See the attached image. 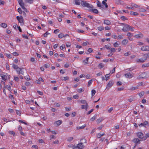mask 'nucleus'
I'll return each mask as SVG.
<instances>
[{
  "instance_id": "36",
  "label": "nucleus",
  "mask_w": 149,
  "mask_h": 149,
  "mask_svg": "<svg viewBox=\"0 0 149 149\" xmlns=\"http://www.w3.org/2000/svg\"><path fill=\"white\" fill-rule=\"evenodd\" d=\"M89 59L88 57H86V60H84L83 61V62L85 63L84 64H87L88 63V60Z\"/></svg>"
},
{
  "instance_id": "63",
  "label": "nucleus",
  "mask_w": 149,
  "mask_h": 149,
  "mask_svg": "<svg viewBox=\"0 0 149 149\" xmlns=\"http://www.w3.org/2000/svg\"><path fill=\"white\" fill-rule=\"evenodd\" d=\"M60 30L58 29H56L54 31V33L55 34H57L59 32Z\"/></svg>"
},
{
  "instance_id": "57",
  "label": "nucleus",
  "mask_w": 149,
  "mask_h": 149,
  "mask_svg": "<svg viewBox=\"0 0 149 149\" xmlns=\"http://www.w3.org/2000/svg\"><path fill=\"white\" fill-rule=\"evenodd\" d=\"M116 84L118 86H120L122 85V83L120 81H118L117 82Z\"/></svg>"
},
{
  "instance_id": "25",
  "label": "nucleus",
  "mask_w": 149,
  "mask_h": 149,
  "mask_svg": "<svg viewBox=\"0 0 149 149\" xmlns=\"http://www.w3.org/2000/svg\"><path fill=\"white\" fill-rule=\"evenodd\" d=\"M103 119L102 118H100L99 119H98L97 120V124H99L101 122Z\"/></svg>"
},
{
  "instance_id": "59",
  "label": "nucleus",
  "mask_w": 149,
  "mask_h": 149,
  "mask_svg": "<svg viewBox=\"0 0 149 149\" xmlns=\"http://www.w3.org/2000/svg\"><path fill=\"white\" fill-rule=\"evenodd\" d=\"M110 51L111 52H116V50L115 48H112L110 49Z\"/></svg>"
},
{
  "instance_id": "18",
  "label": "nucleus",
  "mask_w": 149,
  "mask_h": 149,
  "mask_svg": "<svg viewBox=\"0 0 149 149\" xmlns=\"http://www.w3.org/2000/svg\"><path fill=\"white\" fill-rule=\"evenodd\" d=\"M128 40L127 39H124L122 42V44L123 45H126L128 43Z\"/></svg>"
},
{
  "instance_id": "27",
  "label": "nucleus",
  "mask_w": 149,
  "mask_h": 149,
  "mask_svg": "<svg viewBox=\"0 0 149 149\" xmlns=\"http://www.w3.org/2000/svg\"><path fill=\"white\" fill-rule=\"evenodd\" d=\"M97 6L98 7L103 8V7H102V5H101V3L99 1H97Z\"/></svg>"
},
{
  "instance_id": "58",
  "label": "nucleus",
  "mask_w": 149,
  "mask_h": 149,
  "mask_svg": "<svg viewBox=\"0 0 149 149\" xmlns=\"http://www.w3.org/2000/svg\"><path fill=\"white\" fill-rule=\"evenodd\" d=\"M49 34V33L48 32H47L43 34V36L45 37H47V35Z\"/></svg>"
},
{
  "instance_id": "12",
  "label": "nucleus",
  "mask_w": 149,
  "mask_h": 149,
  "mask_svg": "<svg viewBox=\"0 0 149 149\" xmlns=\"http://www.w3.org/2000/svg\"><path fill=\"white\" fill-rule=\"evenodd\" d=\"M142 140H139L138 138H136L134 139L133 140V141L136 143V144H139L140 143V141Z\"/></svg>"
},
{
  "instance_id": "30",
  "label": "nucleus",
  "mask_w": 149,
  "mask_h": 149,
  "mask_svg": "<svg viewBox=\"0 0 149 149\" xmlns=\"http://www.w3.org/2000/svg\"><path fill=\"white\" fill-rule=\"evenodd\" d=\"M93 79H92L91 80H90L89 81L88 84V87L90 86L92 84V83L93 82Z\"/></svg>"
},
{
  "instance_id": "62",
  "label": "nucleus",
  "mask_w": 149,
  "mask_h": 149,
  "mask_svg": "<svg viewBox=\"0 0 149 149\" xmlns=\"http://www.w3.org/2000/svg\"><path fill=\"white\" fill-rule=\"evenodd\" d=\"M7 88L8 89L10 92L11 91V89L10 87V85H7Z\"/></svg>"
},
{
  "instance_id": "31",
  "label": "nucleus",
  "mask_w": 149,
  "mask_h": 149,
  "mask_svg": "<svg viewBox=\"0 0 149 149\" xmlns=\"http://www.w3.org/2000/svg\"><path fill=\"white\" fill-rule=\"evenodd\" d=\"M97 29L99 31H101L104 29V27L103 26H99L97 28Z\"/></svg>"
},
{
  "instance_id": "56",
  "label": "nucleus",
  "mask_w": 149,
  "mask_h": 149,
  "mask_svg": "<svg viewBox=\"0 0 149 149\" xmlns=\"http://www.w3.org/2000/svg\"><path fill=\"white\" fill-rule=\"evenodd\" d=\"M102 3L103 5L105 6V7L106 8H108V6L107 5V3L106 2H104V1H102Z\"/></svg>"
},
{
  "instance_id": "15",
  "label": "nucleus",
  "mask_w": 149,
  "mask_h": 149,
  "mask_svg": "<svg viewBox=\"0 0 149 149\" xmlns=\"http://www.w3.org/2000/svg\"><path fill=\"white\" fill-rule=\"evenodd\" d=\"M125 77L127 78H131L132 77V74L130 72H128L125 74Z\"/></svg>"
},
{
  "instance_id": "54",
  "label": "nucleus",
  "mask_w": 149,
  "mask_h": 149,
  "mask_svg": "<svg viewBox=\"0 0 149 149\" xmlns=\"http://www.w3.org/2000/svg\"><path fill=\"white\" fill-rule=\"evenodd\" d=\"M124 89V87H122L120 88H118V91H121L123 90Z\"/></svg>"
},
{
  "instance_id": "28",
  "label": "nucleus",
  "mask_w": 149,
  "mask_h": 149,
  "mask_svg": "<svg viewBox=\"0 0 149 149\" xmlns=\"http://www.w3.org/2000/svg\"><path fill=\"white\" fill-rule=\"evenodd\" d=\"M145 136H144V140H145L147 138L149 137V132L146 134Z\"/></svg>"
},
{
  "instance_id": "8",
  "label": "nucleus",
  "mask_w": 149,
  "mask_h": 149,
  "mask_svg": "<svg viewBox=\"0 0 149 149\" xmlns=\"http://www.w3.org/2000/svg\"><path fill=\"white\" fill-rule=\"evenodd\" d=\"M137 135L138 138L141 139H144V135L141 132H138L137 133Z\"/></svg>"
},
{
  "instance_id": "50",
  "label": "nucleus",
  "mask_w": 149,
  "mask_h": 149,
  "mask_svg": "<svg viewBox=\"0 0 149 149\" xmlns=\"http://www.w3.org/2000/svg\"><path fill=\"white\" fill-rule=\"evenodd\" d=\"M73 139V138L72 137H69L67 139V141H68L70 142L72 141Z\"/></svg>"
},
{
  "instance_id": "35",
  "label": "nucleus",
  "mask_w": 149,
  "mask_h": 149,
  "mask_svg": "<svg viewBox=\"0 0 149 149\" xmlns=\"http://www.w3.org/2000/svg\"><path fill=\"white\" fill-rule=\"evenodd\" d=\"M110 74H106L105 76V77H106V80L107 81L108 79H109V77H110Z\"/></svg>"
},
{
  "instance_id": "42",
  "label": "nucleus",
  "mask_w": 149,
  "mask_h": 149,
  "mask_svg": "<svg viewBox=\"0 0 149 149\" xmlns=\"http://www.w3.org/2000/svg\"><path fill=\"white\" fill-rule=\"evenodd\" d=\"M97 116V115H95L94 116H93L91 118L90 120L91 121H93L95 120L96 119V116Z\"/></svg>"
},
{
  "instance_id": "48",
  "label": "nucleus",
  "mask_w": 149,
  "mask_h": 149,
  "mask_svg": "<svg viewBox=\"0 0 149 149\" xmlns=\"http://www.w3.org/2000/svg\"><path fill=\"white\" fill-rule=\"evenodd\" d=\"M131 6H132L134 7H135V8H139V6L138 5H136V4H134L133 3H132V4L131 5Z\"/></svg>"
},
{
  "instance_id": "38",
  "label": "nucleus",
  "mask_w": 149,
  "mask_h": 149,
  "mask_svg": "<svg viewBox=\"0 0 149 149\" xmlns=\"http://www.w3.org/2000/svg\"><path fill=\"white\" fill-rule=\"evenodd\" d=\"M127 36H128V38L130 37H132L133 36V35L132 33L129 32L127 34Z\"/></svg>"
},
{
  "instance_id": "41",
  "label": "nucleus",
  "mask_w": 149,
  "mask_h": 149,
  "mask_svg": "<svg viewBox=\"0 0 149 149\" xmlns=\"http://www.w3.org/2000/svg\"><path fill=\"white\" fill-rule=\"evenodd\" d=\"M98 66L99 68L101 69L103 68L104 66L102 63H101L99 64Z\"/></svg>"
},
{
  "instance_id": "34",
  "label": "nucleus",
  "mask_w": 149,
  "mask_h": 149,
  "mask_svg": "<svg viewBox=\"0 0 149 149\" xmlns=\"http://www.w3.org/2000/svg\"><path fill=\"white\" fill-rule=\"evenodd\" d=\"M12 67L14 69H15L16 70L17 69H18L19 68L17 65H15L14 64H13Z\"/></svg>"
},
{
  "instance_id": "6",
  "label": "nucleus",
  "mask_w": 149,
  "mask_h": 149,
  "mask_svg": "<svg viewBox=\"0 0 149 149\" xmlns=\"http://www.w3.org/2000/svg\"><path fill=\"white\" fill-rule=\"evenodd\" d=\"M1 76L4 80H6L9 77H8V76L7 75V74L6 73H3L1 74Z\"/></svg>"
},
{
  "instance_id": "7",
  "label": "nucleus",
  "mask_w": 149,
  "mask_h": 149,
  "mask_svg": "<svg viewBox=\"0 0 149 149\" xmlns=\"http://www.w3.org/2000/svg\"><path fill=\"white\" fill-rule=\"evenodd\" d=\"M141 49L142 51H149V47L148 46H144L142 47Z\"/></svg>"
},
{
  "instance_id": "23",
  "label": "nucleus",
  "mask_w": 149,
  "mask_h": 149,
  "mask_svg": "<svg viewBox=\"0 0 149 149\" xmlns=\"http://www.w3.org/2000/svg\"><path fill=\"white\" fill-rule=\"evenodd\" d=\"M62 123V121L61 120H58L56 122V123L57 126H58L60 125Z\"/></svg>"
},
{
  "instance_id": "51",
  "label": "nucleus",
  "mask_w": 149,
  "mask_h": 149,
  "mask_svg": "<svg viewBox=\"0 0 149 149\" xmlns=\"http://www.w3.org/2000/svg\"><path fill=\"white\" fill-rule=\"evenodd\" d=\"M140 11L141 12H144L146 11V10L143 8H140Z\"/></svg>"
},
{
  "instance_id": "20",
  "label": "nucleus",
  "mask_w": 149,
  "mask_h": 149,
  "mask_svg": "<svg viewBox=\"0 0 149 149\" xmlns=\"http://www.w3.org/2000/svg\"><path fill=\"white\" fill-rule=\"evenodd\" d=\"M130 15L135 16H136L139 15V14L136 13L133 11H131L130 13Z\"/></svg>"
},
{
  "instance_id": "37",
  "label": "nucleus",
  "mask_w": 149,
  "mask_h": 149,
  "mask_svg": "<svg viewBox=\"0 0 149 149\" xmlns=\"http://www.w3.org/2000/svg\"><path fill=\"white\" fill-rule=\"evenodd\" d=\"M96 93V91L94 90L93 89L91 91V95L92 96H93Z\"/></svg>"
},
{
  "instance_id": "55",
  "label": "nucleus",
  "mask_w": 149,
  "mask_h": 149,
  "mask_svg": "<svg viewBox=\"0 0 149 149\" xmlns=\"http://www.w3.org/2000/svg\"><path fill=\"white\" fill-rule=\"evenodd\" d=\"M60 48L61 50H63V49L65 48V45L63 44L60 47Z\"/></svg>"
},
{
  "instance_id": "49",
  "label": "nucleus",
  "mask_w": 149,
  "mask_h": 149,
  "mask_svg": "<svg viewBox=\"0 0 149 149\" xmlns=\"http://www.w3.org/2000/svg\"><path fill=\"white\" fill-rule=\"evenodd\" d=\"M123 35H120L118 36V38L119 39H122L123 38Z\"/></svg>"
},
{
  "instance_id": "44",
  "label": "nucleus",
  "mask_w": 149,
  "mask_h": 149,
  "mask_svg": "<svg viewBox=\"0 0 149 149\" xmlns=\"http://www.w3.org/2000/svg\"><path fill=\"white\" fill-rule=\"evenodd\" d=\"M102 136L100 133L97 134L96 135V137L97 138H100Z\"/></svg>"
},
{
  "instance_id": "5",
  "label": "nucleus",
  "mask_w": 149,
  "mask_h": 149,
  "mask_svg": "<svg viewBox=\"0 0 149 149\" xmlns=\"http://www.w3.org/2000/svg\"><path fill=\"white\" fill-rule=\"evenodd\" d=\"M16 18L18 20L19 22L22 24V25L24 24V19L22 16H20L19 17L17 16L16 17Z\"/></svg>"
},
{
  "instance_id": "52",
  "label": "nucleus",
  "mask_w": 149,
  "mask_h": 149,
  "mask_svg": "<svg viewBox=\"0 0 149 149\" xmlns=\"http://www.w3.org/2000/svg\"><path fill=\"white\" fill-rule=\"evenodd\" d=\"M17 11L20 14H21L22 13V11L21 9L19 8L17 9Z\"/></svg>"
},
{
  "instance_id": "11",
  "label": "nucleus",
  "mask_w": 149,
  "mask_h": 149,
  "mask_svg": "<svg viewBox=\"0 0 149 149\" xmlns=\"http://www.w3.org/2000/svg\"><path fill=\"white\" fill-rule=\"evenodd\" d=\"M17 73L19 74H22L24 75V72L22 70V69L18 68V69L16 70Z\"/></svg>"
},
{
  "instance_id": "17",
  "label": "nucleus",
  "mask_w": 149,
  "mask_h": 149,
  "mask_svg": "<svg viewBox=\"0 0 149 149\" xmlns=\"http://www.w3.org/2000/svg\"><path fill=\"white\" fill-rule=\"evenodd\" d=\"M90 12H92L93 13L95 14H98L99 13L98 10L96 9H93L89 10Z\"/></svg>"
},
{
  "instance_id": "47",
  "label": "nucleus",
  "mask_w": 149,
  "mask_h": 149,
  "mask_svg": "<svg viewBox=\"0 0 149 149\" xmlns=\"http://www.w3.org/2000/svg\"><path fill=\"white\" fill-rule=\"evenodd\" d=\"M9 133L10 134L13 135V136L15 135V133L13 131H10L9 132Z\"/></svg>"
},
{
  "instance_id": "26",
  "label": "nucleus",
  "mask_w": 149,
  "mask_h": 149,
  "mask_svg": "<svg viewBox=\"0 0 149 149\" xmlns=\"http://www.w3.org/2000/svg\"><path fill=\"white\" fill-rule=\"evenodd\" d=\"M86 127V125L84 124V125L81 127H76L77 130H79L80 129H82Z\"/></svg>"
},
{
  "instance_id": "39",
  "label": "nucleus",
  "mask_w": 149,
  "mask_h": 149,
  "mask_svg": "<svg viewBox=\"0 0 149 149\" xmlns=\"http://www.w3.org/2000/svg\"><path fill=\"white\" fill-rule=\"evenodd\" d=\"M120 19L121 20L125 21L127 19V18L125 17L124 16H122L120 17Z\"/></svg>"
},
{
  "instance_id": "13",
  "label": "nucleus",
  "mask_w": 149,
  "mask_h": 149,
  "mask_svg": "<svg viewBox=\"0 0 149 149\" xmlns=\"http://www.w3.org/2000/svg\"><path fill=\"white\" fill-rule=\"evenodd\" d=\"M143 36L141 33H140L136 35L134 37L136 38H140L143 37Z\"/></svg>"
},
{
  "instance_id": "46",
  "label": "nucleus",
  "mask_w": 149,
  "mask_h": 149,
  "mask_svg": "<svg viewBox=\"0 0 149 149\" xmlns=\"http://www.w3.org/2000/svg\"><path fill=\"white\" fill-rule=\"evenodd\" d=\"M144 94V91H142L139 94V95L140 97L143 96Z\"/></svg>"
},
{
  "instance_id": "9",
  "label": "nucleus",
  "mask_w": 149,
  "mask_h": 149,
  "mask_svg": "<svg viewBox=\"0 0 149 149\" xmlns=\"http://www.w3.org/2000/svg\"><path fill=\"white\" fill-rule=\"evenodd\" d=\"M148 124V122L147 121H145L143 123H141L139 125V126L140 127H141L143 126L144 127H146V126Z\"/></svg>"
},
{
  "instance_id": "64",
  "label": "nucleus",
  "mask_w": 149,
  "mask_h": 149,
  "mask_svg": "<svg viewBox=\"0 0 149 149\" xmlns=\"http://www.w3.org/2000/svg\"><path fill=\"white\" fill-rule=\"evenodd\" d=\"M93 49L91 48H89L88 50V53H91L93 52Z\"/></svg>"
},
{
  "instance_id": "40",
  "label": "nucleus",
  "mask_w": 149,
  "mask_h": 149,
  "mask_svg": "<svg viewBox=\"0 0 149 149\" xmlns=\"http://www.w3.org/2000/svg\"><path fill=\"white\" fill-rule=\"evenodd\" d=\"M149 66V63L144 64L142 65V67H147Z\"/></svg>"
},
{
  "instance_id": "53",
  "label": "nucleus",
  "mask_w": 149,
  "mask_h": 149,
  "mask_svg": "<svg viewBox=\"0 0 149 149\" xmlns=\"http://www.w3.org/2000/svg\"><path fill=\"white\" fill-rule=\"evenodd\" d=\"M130 54V52H128L124 54V55L125 56H127Z\"/></svg>"
},
{
  "instance_id": "19",
  "label": "nucleus",
  "mask_w": 149,
  "mask_h": 149,
  "mask_svg": "<svg viewBox=\"0 0 149 149\" xmlns=\"http://www.w3.org/2000/svg\"><path fill=\"white\" fill-rule=\"evenodd\" d=\"M104 23L107 25H110L111 24V23L110 21L108 19H105L104 20Z\"/></svg>"
},
{
  "instance_id": "4",
  "label": "nucleus",
  "mask_w": 149,
  "mask_h": 149,
  "mask_svg": "<svg viewBox=\"0 0 149 149\" xmlns=\"http://www.w3.org/2000/svg\"><path fill=\"white\" fill-rule=\"evenodd\" d=\"M123 24L124 25V26L122 29V31L125 32H126L128 31H130V26L127 24Z\"/></svg>"
},
{
  "instance_id": "45",
  "label": "nucleus",
  "mask_w": 149,
  "mask_h": 149,
  "mask_svg": "<svg viewBox=\"0 0 149 149\" xmlns=\"http://www.w3.org/2000/svg\"><path fill=\"white\" fill-rule=\"evenodd\" d=\"M84 91V89L82 88H81L78 90L77 92L79 93H81Z\"/></svg>"
},
{
  "instance_id": "60",
  "label": "nucleus",
  "mask_w": 149,
  "mask_h": 149,
  "mask_svg": "<svg viewBox=\"0 0 149 149\" xmlns=\"http://www.w3.org/2000/svg\"><path fill=\"white\" fill-rule=\"evenodd\" d=\"M6 69L8 70H9L10 69V67L8 64L7 63H6Z\"/></svg>"
},
{
  "instance_id": "3",
  "label": "nucleus",
  "mask_w": 149,
  "mask_h": 149,
  "mask_svg": "<svg viewBox=\"0 0 149 149\" xmlns=\"http://www.w3.org/2000/svg\"><path fill=\"white\" fill-rule=\"evenodd\" d=\"M144 56H145L144 59L143 58H141L140 59H137L136 60V62L137 63H141L144 62L147 58L148 55L147 54H144Z\"/></svg>"
},
{
  "instance_id": "33",
  "label": "nucleus",
  "mask_w": 149,
  "mask_h": 149,
  "mask_svg": "<svg viewBox=\"0 0 149 149\" xmlns=\"http://www.w3.org/2000/svg\"><path fill=\"white\" fill-rule=\"evenodd\" d=\"M58 37L59 38H61L63 37H65V35L62 33H61L58 35Z\"/></svg>"
},
{
  "instance_id": "10",
  "label": "nucleus",
  "mask_w": 149,
  "mask_h": 149,
  "mask_svg": "<svg viewBox=\"0 0 149 149\" xmlns=\"http://www.w3.org/2000/svg\"><path fill=\"white\" fill-rule=\"evenodd\" d=\"M75 148H78L79 149H81L84 148V146L83 145V143H80L77 145V146Z\"/></svg>"
},
{
  "instance_id": "16",
  "label": "nucleus",
  "mask_w": 149,
  "mask_h": 149,
  "mask_svg": "<svg viewBox=\"0 0 149 149\" xmlns=\"http://www.w3.org/2000/svg\"><path fill=\"white\" fill-rule=\"evenodd\" d=\"M114 84L113 82L112 81H110L108 84L107 85V88L108 87L109 88L111 87Z\"/></svg>"
},
{
  "instance_id": "43",
  "label": "nucleus",
  "mask_w": 149,
  "mask_h": 149,
  "mask_svg": "<svg viewBox=\"0 0 149 149\" xmlns=\"http://www.w3.org/2000/svg\"><path fill=\"white\" fill-rule=\"evenodd\" d=\"M50 66V65L49 64H45L43 66V67L45 68H49Z\"/></svg>"
},
{
  "instance_id": "14",
  "label": "nucleus",
  "mask_w": 149,
  "mask_h": 149,
  "mask_svg": "<svg viewBox=\"0 0 149 149\" xmlns=\"http://www.w3.org/2000/svg\"><path fill=\"white\" fill-rule=\"evenodd\" d=\"M80 102L82 104H86V110H87V109L88 107V105L86 102V100H81Z\"/></svg>"
},
{
  "instance_id": "29",
  "label": "nucleus",
  "mask_w": 149,
  "mask_h": 149,
  "mask_svg": "<svg viewBox=\"0 0 149 149\" xmlns=\"http://www.w3.org/2000/svg\"><path fill=\"white\" fill-rule=\"evenodd\" d=\"M122 2H123L122 1L120 0H117L116 1V3L117 4H122Z\"/></svg>"
},
{
  "instance_id": "21",
  "label": "nucleus",
  "mask_w": 149,
  "mask_h": 149,
  "mask_svg": "<svg viewBox=\"0 0 149 149\" xmlns=\"http://www.w3.org/2000/svg\"><path fill=\"white\" fill-rule=\"evenodd\" d=\"M75 2V4L77 5H80L81 3L80 2V1H81L82 0H74Z\"/></svg>"
},
{
  "instance_id": "32",
  "label": "nucleus",
  "mask_w": 149,
  "mask_h": 149,
  "mask_svg": "<svg viewBox=\"0 0 149 149\" xmlns=\"http://www.w3.org/2000/svg\"><path fill=\"white\" fill-rule=\"evenodd\" d=\"M69 79V77L68 76L65 77H63L61 78V79L62 80H63L64 81H66V80H68Z\"/></svg>"
},
{
  "instance_id": "22",
  "label": "nucleus",
  "mask_w": 149,
  "mask_h": 149,
  "mask_svg": "<svg viewBox=\"0 0 149 149\" xmlns=\"http://www.w3.org/2000/svg\"><path fill=\"white\" fill-rule=\"evenodd\" d=\"M143 74H142L139 76L137 78V79H141L144 78V77H143Z\"/></svg>"
},
{
  "instance_id": "24",
  "label": "nucleus",
  "mask_w": 149,
  "mask_h": 149,
  "mask_svg": "<svg viewBox=\"0 0 149 149\" xmlns=\"http://www.w3.org/2000/svg\"><path fill=\"white\" fill-rule=\"evenodd\" d=\"M1 26L3 28H6L7 26V24H6V23H2L1 24Z\"/></svg>"
},
{
  "instance_id": "1",
  "label": "nucleus",
  "mask_w": 149,
  "mask_h": 149,
  "mask_svg": "<svg viewBox=\"0 0 149 149\" xmlns=\"http://www.w3.org/2000/svg\"><path fill=\"white\" fill-rule=\"evenodd\" d=\"M24 1L26 3H28L29 4H32L33 3V0H25ZM18 1L22 8L26 12L27 11V9L24 6V3L23 2V0H18Z\"/></svg>"
},
{
  "instance_id": "2",
  "label": "nucleus",
  "mask_w": 149,
  "mask_h": 149,
  "mask_svg": "<svg viewBox=\"0 0 149 149\" xmlns=\"http://www.w3.org/2000/svg\"><path fill=\"white\" fill-rule=\"evenodd\" d=\"M81 4L83 6L86 7L88 8H92L93 7L92 5L86 3V1H81Z\"/></svg>"
},
{
  "instance_id": "61",
  "label": "nucleus",
  "mask_w": 149,
  "mask_h": 149,
  "mask_svg": "<svg viewBox=\"0 0 149 149\" xmlns=\"http://www.w3.org/2000/svg\"><path fill=\"white\" fill-rule=\"evenodd\" d=\"M116 68V67H115L114 68H113V69L112 71H110V74H113V73H114L115 71V68Z\"/></svg>"
}]
</instances>
